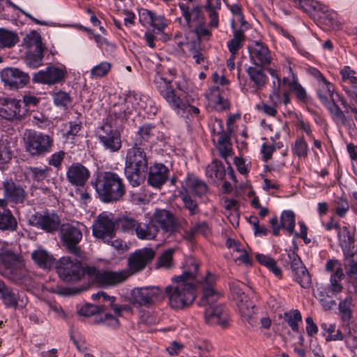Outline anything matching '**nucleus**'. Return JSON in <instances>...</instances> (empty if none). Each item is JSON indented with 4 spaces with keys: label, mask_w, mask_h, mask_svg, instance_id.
I'll return each instance as SVG.
<instances>
[{
    "label": "nucleus",
    "mask_w": 357,
    "mask_h": 357,
    "mask_svg": "<svg viewBox=\"0 0 357 357\" xmlns=\"http://www.w3.org/2000/svg\"><path fill=\"white\" fill-rule=\"evenodd\" d=\"M90 177V172L80 163L71 165L66 172L68 182L76 187H83Z\"/></svg>",
    "instance_id": "b1692460"
},
{
    "label": "nucleus",
    "mask_w": 357,
    "mask_h": 357,
    "mask_svg": "<svg viewBox=\"0 0 357 357\" xmlns=\"http://www.w3.org/2000/svg\"><path fill=\"white\" fill-rule=\"evenodd\" d=\"M106 311V305H96L92 304H86L83 305L78 311L79 314L84 317H91L96 314L102 313Z\"/></svg>",
    "instance_id": "680f3d73"
},
{
    "label": "nucleus",
    "mask_w": 357,
    "mask_h": 357,
    "mask_svg": "<svg viewBox=\"0 0 357 357\" xmlns=\"http://www.w3.org/2000/svg\"><path fill=\"white\" fill-rule=\"evenodd\" d=\"M31 224L47 233H54L59 230L61 225L60 218L54 213H36L31 220Z\"/></svg>",
    "instance_id": "4468645a"
},
{
    "label": "nucleus",
    "mask_w": 357,
    "mask_h": 357,
    "mask_svg": "<svg viewBox=\"0 0 357 357\" xmlns=\"http://www.w3.org/2000/svg\"><path fill=\"white\" fill-rule=\"evenodd\" d=\"M98 137L105 149L111 152H116L121 147L120 133L109 123H105L101 127Z\"/></svg>",
    "instance_id": "ddd939ff"
},
{
    "label": "nucleus",
    "mask_w": 357,
    "mask_h": 357,
    "mask_svg": "<svg viewBox=\"0 0 357 357\" xmlns=\"http://www.w3.org/2000/svg\"><path fill=\"white\" fill-rule=\"evenodd\" d=\"M52 98H53L54 103L56 106L61 107L63 108L67 107V106L71 102V98H70V95L63 91H59L53 93Z\"/></svg>",
    "instance_id": "69168bd1"
},
{
    "label": "nucleus",
    "mask_w": 357,
    "mask_h": 357,
    "mask_svg": "<svg viewBox=\"0 0 357 357\" xmlns=\"http://www.w3.org/2000/svg\"><path fill=\"white\" fill-rule=\"evenodd\" d=\"M347 292H348L347 291ZM352 294L347 293V296L339 303L338 309L341 318L344 321H348L352 317V307L354 306Z\"/></svg>",
    "instance_id": "a18cd8bd"
},
{
    "label": "nucleus",
    "mask_w": 357,
    "mask_h": 357,
    "mask_svg": "<svg viewBox=\"0 0 357 357\" xmlns=\"http://www.w3.org/2000/svg\"><path fill=\"white\" fill-rule=\"evenodd\" d=\"M342 329L346 331L345 343L347 346L351 349H357V331L351 330L348 324H344Z\"/></svg>",
    "instance_id": "0e129e2a"
},
{
    "label": "nucleus",
    "mask_w": 357,
    "mask_h": 357,
    "mask_svg": "<svg viewBox=\"0 0 357 357\" xmlns=\"http://www.w3.org/2000/svg\"><path fill=\"white\" fill-rule=\"evenodd\" d=\"M285 322L291 327L292 331H298V324L302 321V316L297 310L286 312L284 314Z\"/></svg>",
    "instance_id": "bf43d9fd"
},
{
    "label": "nucleus",
    "mask_w": 357,
    "mask_h": 357,
    "mask_svg": "<svg viewBox=\"0 0 357 357\" xmlns=\"http://www.w3.org/2000/svg\"><path fill=\"white\" fill-rule=\"evenodd\" d=\"M175 250L173 248L165 250L158 258L156 263L157 268L168 269L173 266V255Z\"/></svg>",
    "instance_id": "6e6d98bb"
},
{
    "label": "nucleus",
    "mask_w": 357,
    "mask_h": 357,
    "mask_svg": "<svg viewBox=\"0 0 357 357\" xmlns=\"http://www.w3.org/2000/svg\"><path fill=\"white\" fill-rule=\"evenodd\" d=\"M117 225L121 228L123 232L134 234L138 222L134 218L124 215L116 220Z\"/></svg>",
    "instance_id": "603ef678"
},
{
    "label": "nucleus",
    "mask_w": 357,
    "mask_h": 357,
    "mask_svg": "<svg viewBox=\"0 0 357 357\" xmlns=\"http://www.w3.org/2000/svg\"><path fill=\"white\" fill-rule=\"evenodd\" d=\"M255 257L260 264L266 266L276 277L281 278L282 273V270L280 267L278 266L276 261L274 259H273L271 256L257 253L255 255Z\"/></svg>",
    "instance_id": "37998d69"
},
{
    "label": "nucleus",
    "mask_w": 357,
    "mask_h": 357,
    "mask_svg": "<svg viewBox=\"0 0 357 357\" xmlns=\"http://www.w3.org/2000/svg\"><path fill=\"white\" fill-rule=\"evenodd\" d=\"M138 132L140 137L144 141H148L154 137H158V136L156 135L158 133L157 128L151 124L143 125L139 128Z\"/></svg>",
    "instance_id": "774afa93"
},
{
    "label": "nucleus",
    "mask_w": 357,
    "mask_h": 357,
    "mask_svg": "<svg viewBox=\"0 0 357 357\" xmlns=\"http://www.w3.org/2000/svg\"><path fill=\"white\" fill-rule=\"evenodd\" d=\"M111 63L107 61L100 62L93 66L90 71L91 79H98L105 76L111 70Z\"/></svg>",
    "instance_id": "052dcab7"
},
{
    "label": "nucleus",
    "mask_w": 357,
    "mask_h": 357,
    "mask_svg": "<svg viewBox=\"0 0 357 357\" xmlns=\"http://www.w3.org/2000/svg\"><path fill=\"white\" fill-rule=\"evenodd\" d=\"M171 82L172 79L165 77V76L161 73H157L154 76V85L162 96L166 94L169 90L172 89Z\"/></svg>",
    "instance_id": "3c124183"
},
{
    "label": "nucleus",
    "mask_w": 357,
    "mask_h": 357,
    "mask_svg": "<svg viewBox=\"0 0 357 357\" xmlns=\"http://www.w3.org/2000/svg\"><path fill=\"white\" fill-rule=\"evenodd\" d=\"M204 319L206 323L209 325H220L222 326H225L229 320L226 311L220 305L209 306L205 308Z\"/></svg>",
    "instance_id": "bb28decb"
},
{
    "label": "nucleus",
    "mask_w": 357,
    "mask_h": 357,
    "mask_svg": "<svg viewBox=\"0 0 357 357\" xmlns=\"http://www.w3.org/2000/svg\"><path fill=\"white\" fill-rule=\"evenodd\" d=\"M26 151L33 156H40L50 153L54 146V139L49 135L28 130L24 134Z\"/></svg>",
    "instance_id": "20e7f679"
},
{
    "label": "nucleus",
    "mask_w": 357,
    "mask_h": 357,
    "mask_svg": "<svg viewBox=\"0 0 357 357\" xmlns=\"http://www.w3.org/2000/svg\"><path fill=\"white\" fill-rule=\"evenodd\" d=\"M294 273V280L302 287L303 288H307L311 284V278L307 268L303 264L298 266V268H295L292 270Z\"/></svg>",
    "instance_id": "09e8293b"
},
{
    "label": "nucleus",
    "mask_w": 357,
    "mask_h": 357,
    "mask_svg": "<svg viewBox=\"0 0 357 357\" xmlns=\"http://www.w3.org/2000/svg\"><path fill=\"white\" fill-rule=\"evenodd\" d=\"M0 261L2 263V274L13 280L22 279L24 269L20 259L13 252L6 250L0 252Z\"/></svg>",
    "instance_id": "9b49d317"
},
{
    "label": "nucleus",
    "mask_w": 357,
    "mask_h": 357,
    "mask_svg": "<svg viewBox=\"0 0 357 357\" xmlns=\"http://www.w3.org/2000/svg\"><path fill=\"white\" fill-rule=\"evenodd\" d=\"M84 226L78 222L63 224L61 227V238L68 251L79 256V248L77 245L82 238V230Z\"/></svg>",
    "instance_id": "6e6552de"
},
{
    "label": "nucleus",
    "mask_w": 357,
    "mask_h": 357,
    "mask_svg": "<svg viewBox=\"0 0 357 357\" xmlns=\"http://www.w3.org/2000/svg\"><path fill=\"white\" fill-rule=\"evenodd\" d=\"M206 175L211 181H222L225 175V167L220 161L214 160L207 166Z\"/></svg>",
    "instance_id": "e433bc0d"
},
{
    "label": "nucleus",
    "mask_w": 357,
    "mask_h": 357,
    "mask_svg": "<svg viewBox=\"0 0 357 357\" xmlns=\"http://www.w3.org/2000/svg\"><path fill=\"white\" fill-rule=\"evenodd\" d=\"M5 304L8 307H23L27 303V298L24 293L15 294L14 291L6 288L3 294L1 296Z\"/></svg>",
    "instance_id": "473e14b6"
},
{
    "label": "nucleus",
    "mask_w": 357,
    "mask_h": 357,
    "mask_svg": "<svg viewBox=\"0 0 357 357\" xmlns=\"http://www.w3.org/2000/svg\"><path fill=\"white\" fill-rule=\"evenodd\" d=\"M230 289L234 299L236 301L238 310L242 316L250 318L254 314V304L242 291V282L236 280L230 283Z\"/></svg>",
    "instance_id": "f8f14e48"
},
{
    "label": "nucleus",
    "mask_w": 357,
    "mask_h": 357,
    "mask_svg": "<svg viewBox=\"0 0 357 357\" xmlns=\"http://www.w3.org/2000/svg\"><path fill=\"white\" fill-rule=\"evenodd\" d=\"M180 47L185 46L188 51L189 55L195 60L197 64H204L206 56L204 50L201 47V42L199 38L193 39L190 41L183 43L181 41L178 42Z\"/></svg>",
    "instance_id": "7c9ffc66"
},
{
    "label": "nucleus",
    "mask_w": 357,
    "mask_h": 357,
    "mask_svg": "<svg viewBox=\"0 0 357 357\" xmlns=\"http://www.w3.org/2000/svg\"><path fill=\"white\" fill-rule=\"evenodd\" d=\"M94 186L99 198L105 203L119 201L126 193L123 178L113 172L101 173Z\"/></svg>",
    "instance_id": "f03ea898"
},
{
    "label": "nucleus",
    "mask_w": 357,
    "mask_h": 357,
    "mask_svg": "<svg viewBox=\"0 0 357 357\" xmlns=\"http://www.w3.org/2000/svg\"><path fill=\"white\" fill-rule=\"evenodd\" d=\"M344 91L357 87V73L349 66H344L340 71Z\"/></svg>",
    "instance_id": "f704fd0d"
},
{
    "label": "nucleus",
    "mask_w": 357,
    "mask_h": 357,
    "mask_svg": "<svg viewBox=\"0 0 357 357\" xmlns=\"http://www.w3.org/2000/svg\"><path fill=\"white\" fill-rule=\"evenodd\" d=\"M26 48V63L31 68H36L43 63V50L41 37L36 31L27 34L23 40Z\"/></svg>",
    "instance_id": "39448f33"
},
{
    "label": "nucleus",
    "mask_w": 357,
    "mask_h": 357,
    "mask_svg": "<svg viewBox=\"0 0 357 357\" xmlns=\"http://www.w3.org/2000/svg\"><path fill=\"white\" fill-rule=\"evenodd\" d=\"M248 52L250 61L254 65L266 67L271 63L273 57L266 44L253 41L248 46Z\"/></svg>",
    "instance_id": "dca6fc26"
},
{
    "label": "nucleus",
    "mask_w": 357,
    "mask_h": 357,
    "mask_svg": "<svg viewBox=\"0 0 357 357\" xmlns=\"http://www.w3.org/2000/svg\"><path fill=\"white\" fill-rule=\"evenodd\" d=\"M345 279L344 273H333L329 278L328 284V292L333 296H337L342 292L344 289L342 281Z\"/></svg>",
    "instance_id": "4c0bfd02"
},
{
    "label": "nucleus",
    "mask_w": 357,
    "mask_h": 357,
    "mask_svg": "<svg viewBox=\"0 0 357 357\" xmlns=\"http://www.w3.org/2000/svg\"><path fill=\"white\" fill-rule=\"evenodd\" d=\"M218 149L220 155L224 158L228 163L227 158L231 155V144L229 141V137L225 133L218 134Z\"/></svg>",
    "instance_id": "49530a36"
},
{
    "label": "nucleus",
    "mask_w": 357,
    "mask_h": 357,
    "mask_svg": "<svg viewBox=\"0 0 357 357\" xmlns=\"http://www.w3.org/2000/svg\"><path fill=\"white\" fill-rule=\"evenodd\" d=\"M223 206L226 211L229 212V218L231 224L237 222L238 202L234 199H225Z\"/></svg>",
    "instance_id": "e2e57ef3"
},
{
    "label": "nucleus",
    "mask_w": 357,
    "mask_h": 357,
    "mask_svg": "<svg viewBox=\"0 0 357 357\" xmlns=\"http://www.w3.org/2000/svg\"><path fill=\"white\" fill-rule=\"evenodd\" d=\"M169 170L162 164H155L149 169L148 183L154 188H160L167 181Z\"/></svg>",
    "instance_id": "c756f323"
},
{
    "label": "nucleus",
    "mask_w": 357,
    "mask_h": 357,
    "mask_svg": "<svg viewBox=\"0 0 357 357\" xmlns=\"http://www.w3.org/2000/svg\"><path fill=\"white\" fill-rule=\"evenodd\" d=\"M292 151L293 153L300 158H307L309 152V146L303 136L299 137L296 139L292 148Z\"/></svg>",
    "instance_id": "4d7b16f0"
},
{
    "label": "nucleus",
    "mask_w": 357,
    "mask_h": 357,
    "mask_svg": "<svg viewBox=\"0 0 357 357\" xmlns=\"http://www.w3.org/2000/svg\"><path fill=\"white\" fill-rule=\"evenodd\" d=\"M116 221L112 213L104 211L98 215L92 226L93 235L102 240L104 243H109L111 238L115 237V225Z\"/></svg>",
    "instance_id": "0eeeda50"
},
{
    "label": "nucleus",
    "mask_w": 357,
    "mask_h": 357,
    "mask_svg": "<svg viewBox=\"0 0 357 357\" xmlns=\"http://www.w3.org/2000/svg\"><path fill=\"white\" fill-rule=\"evenodd\" d=\"M296 220L295 215L291 211H284L280 217V225L285 229L289 234L294 233Z\"/></svg>",
    "instance_id": "864d4df0"
},
{
    "label": "nucleus",
    "mask_w": 357,
    "mask_h": 357,
    "mask_svg": "<svg viewBox=\"0 0 357 357\" xmlns=\"http://www.w3.org/2000/svg\"><path fill=\"white\" fill-rule=\"evenodd\" d=\"M158 229L154 225H147L139 222L134 232L138 238L142 240H151L155 238L158 234Z\"/></svg>",
    "instance_id": "a19ab883"
},
{
    "label": "nucleus",
    "mask_w": 357,
    "mask_h": 357,
    "mask_svg": "<svg viewBox=\"0 0 357 357\" xmlns=\"http://www.w3.org/2000/svg\"><path fill=\"white\" fill-rule=\"evenodd\" d=\"M245 39L243 30L238 29L234 31L232 39L227 42V47L232 56H235L238 50L243 47Z\"/></svg>",
    "instance_id": "c03bdc74"
},
{
    "label": "nucleus",
    "mask_w": 357,
    "mask_h": 357,
    "mask_svg": "<svg viewBox=\"0 0 357 357\" xmlns=\"http://www.w3.org/2000/svg\"><path fill=\"white\" fill-rule=\"evenodd\" d=\"M178 6L183 17L190 28H195L198 25H204L205 24L204 15L199 6L192 4V6H190L183 2H180Z\"/></svg>",
    "instance_id": "5701e85b"
},
{
    "label": "nucleus",
    "mask_w": 357,
    "mask_h": 357,
    "mask_svg": "<svg viewBox=\"0 0 357 357\" xmlns=\"http://www.w3.org/2000/svg\"><path fill=\"white\" fill-rule=\"evenodd\" d=\"M326 108L331 113L333 121L337 125L348 126L349 122L347 119L343 112L340 109L339 106L335 103L334 100L324 104Z\"/></svg>",
    "instance_id": "79ce46f5"
},
{
    "label": "nucleus",
    "mask_w": 357,
    "mask_h": 357,
    "mask_svg": "<svg viewBox=\"0 0 357 357\" xmlns=\"http://www.w3.org/2000/svg\"><path fill=\"white\" fill-rule=\"evenodd\" d=\"M295 6L306 13H312L315 10L319 9L320 4L319 2L313 0H292Z\"/></svg>",
    "instance_id": "338daca9"
},
{
    "label": "nucleus",
    "mask_w": 357,
    "mask_h": 357,
    "mask_svg": "<svg viewBox=\"0 0 357 357\" xmlns=\"http://www.w3.org/2000/svg\"><path fill=\"white\" fill-rule=\"evenodd\" d=\"M162 97L166 100L169 106L179 114L182 107H184L185 102L175 94L173 89L169 90Z\"/></svg>",
    "instance_id": "13d9d810"
},
{
    "label": "nucleus",
    "mask_w": 357,
    "mask_h": 357,
    "mask_svg": "<svg viewBox=\"0 0 357 357\" xmlns=\"http://www.w3.org/2000/svg\"><path fill=\"white\" fill-rule=\"evenodd\" d=\"M56 269L59 278L68 282L79 281L84 274L81 262L70 257H61L56 264Z\"/></svg>",
    "instance_id": "423d86ee"
},
{
    "label": "nucleus",
    "mask_w": 357,
    "mask_h": 357,
    "mask_svg": "<svg viewBox=\"0 0 357 357\" xmlns=\"http://www.w3.org/2000/svg\"><path fill=\"white\" fill-rule=\"evenodd\" d=\"M4 198L7 203L8 201L15 203H22L26 196L24 189L16 185L11 180H6L3 182Z\"/></svg>",
    "instance_id": "cd10ccee"
},
{
    "label": "nucleus",
    "mask_w": 357,
    "mask_h": 357,
    "mask_svg": "<svg viewBox=\"0 0 357 357\" xmlns=\"http://www.w3.org/2000/svg\"><path fill=\"white\" fill-rule=\"evenodd\" d=\"M32 259L40 267L50 268L54 264V259L46 250L38 248L31 254Z\"/></svg>",
    "instance_id": "ea45409f"
},
{
    "label": "nucleus",
    "mask_w": 357,
    "mask_h": 357,
    "mask_svg": "<svg viewBox=\"0 0 357 357\" xmlns=\"http://www.w3.org/2000/svg\"><path fill=\"white\" fill-rule=\"evenodd\" d=\"M139 23L144 27L153 26L158 31H162L168 24V20L163 15H157L155 12L146 9H138Z\"/></svg>",
    "instance_id": "aec40b11"
},
{
    "label": "nucleus",
    "mask_w": 357,
    "mask_h": 357,
    "mask_svg": "<svg viewBox=\"0 0 357 357\" xmlns=\"http://www.w3.org/2000/svg\"><path fill=\"white\" fill-rule=\"evenodd\" d=\"M337 238L344 255L346 252H354L350 250L351 245L354 243V236L347 227H342L337 230Z\"/></svg>",
    "instance_id": "58836bf2"
},
{
    "label": "nucleus",
    "mask_w": 357,
    "mask_h": 357,
    "mask_svg": "<svg viewBox=\"0 0 357 357\" xmlns=\"http://www.w3.org/2000/svg\"><path fill=\"white\" fill-rule=\"evenodd\" d=\"M186 187L189 192L197 195L204 194L207 190L206 185L204 182L192 176L188 177L186 180Z\"/></svg>",
    "instance_id": "de8ad7c7"
},
{
    "label": "nucleus",
    "mask_w": 357,
    "mask_h": 357,
    "mask_svg": "<svg viewBox=\"0 0 357 357\" xmlns=\"http://www.w3.org/2000/svg\"><path fill=\"white\" fill-rule=\"evenodd\" d=\"M289 75L282 79V84L289 89L291 93H293L296 98L301 102H307V93L306 90L299 83L296 75L293 73L291 67L289 68Z\"/></svg>",
    "instance_id": "c85d7f7f"
},
{
    "label": "nucleus",
    "mask_w": 357,
    "mask_h": 357,
    "mask_svg": "<svg viewBox=\"0 0 357 357\" xmlns=\"http://www.w3.org/2000/svg\"><path fill=\"white\" fill-rule=\"evenodd\" d=\"M0 116L8 120L20 119L22 116L20 101L11 98H1Z\"/></svg>",
    "instance_id": "a878e982"
},
{
    "label": "nucleus",
    "mask_w": 357,
    "mask_h": 357,
    "mask_svg": "<svg viewBox=\"0 0 357 357\" xmlns=\"http://www.w3.org/2000/svg\"><path fill=\"white\" fill-rule=\"evenodd\" d=\"M94 275L96 281L102 286H113L125 281L129 274L126 271H99L96 268L90 271Z\"/></svg>",
    "instance_id": "6ab92c4d"
},
{
    "label": "nucleus",
    "mask_w": 357,
    "mask_h": 357,
    "mask_svg": "<svg viewBox=\"0 0 357 357\" xmlns=\"http://www.w3.org/2000/svg\"><path fill=\"white\" fill-rule=\"evenodd\" d=\"M155 251L151 248H144L135 251L128 259L130 270L132 273L139 271L145 268L155 257Z\"/></svg>",
    "instance_id": "412c9836"
},
{
    "label": "nucleus",
    "mask_w": 357,
    "mask_h": 357,
    "mask_svg": "<svg viewBox=\"0 0 357 357\" xmlns=\"http://www.w3.org/2000/svg\"><path fill=\"white\" fill-rule=\"evenodd\" d=\"M17 35L5 29H0V48L11 47L18 42Z\"/></svg>",
    "instance_id": "8fccbe9b"
},
{
    "label": "nucleus",
    "mask_w": 357,
    "mask_h": 357,
    "mask_svg": "<svg viewBox=\"0 0 357 357\" xmlns=\"http://www.w3.org/2000/svg\"><path fill=\"white\" fill-rule=\"evenodd\" d=\"M153 102L151 99L146 96H129L126 99L123 105H120V112L119 114V118H125L129 114H131L133 110L138 111L144 110L147 114H155L157 112V108L153 107Z\"/></svg>",
    "instance_id": "1a4fd4ad"
},
{
    "label": "nucleus",
    "mask_w": 357,
    "mask_h": 357,
    "mask_svg": "<svg viewBox=\"0 0 357 357\" xmlns=\"http://www.w3.org/2000/svg\"><path fill=\"white\" fill-rule=\"evenodd\" d=\"M334 91V85L328 80L317 83V96L324 105L333 100Z\"/></svg>",
    "instance_id": "c9c22d12"
},
{
    "label": "nucleus",
    "mask_w": 357,
    "mask_h": 357,
    "mask_svg": "<svg viewBox=\"0 0 357 357\" xmlns=\"http://www.w3.org/2000/svg\"><path fill=\"white\" fill-rule=\"evenodd\" d=\"M151 221L153 225L158 224L165 232L172 233L177 228L175 218L165 209H156L153 214Z\"/></svg>",
    "instance_id": "393cba45"
},
{
    "label": "nucleus",
    "mask_w": 357,
    "mask_h": 357,
    "mask_svg": "<svg viewBox=\"0 0 357 357\" xmlns=\"http://www.w3.org/2000/svg\"><path fill=\"white\" fill-rule=\"evenodd\" d=\"M17 223L10 210L0 208V230L13 231L17 229Z\"/></svg>",
    "instance_id": "72a5a7b5"
},
{
    "label": "nucleus",
    "mask_w": 357,
    "mask_h": 357,
    "mask_svg": "<svg viewBox=\"0 0 357 357\" xmlns=\"http://www.w3.org/2000/svg\"><path fill=\"white\" fill-rule=\"evenodd\" d=\"M1 79L11 89L23 87L29 80L28 74L17 68H6L1 74Z\"/></svg>",
    "instance_id": "4be33fe9"
},
{
    "label": "nucleus",
    "mask_w": 357,
    "mask_h": 357,
    "mask_svg": "<svg viewBox=\"0 0 357 357\" xmlns=\"http://www.w3.org/2000/svg\"><path fill=\"white\" fill-rule=\"evenodd\" d=\"M148 169L146 155L143 149L134 146L127 151L125 174L129 183L139 186L145 179Z\"/></svg>",
    "instance_id": "7ed1b4c3"
},
{
    "label": "nucleus",
    "mask_w": 357,
    "mask_h": 357,
    "mask_svg": "<svg viewBox=\"0 0 357 357\" xmlns=\"http://www.w3.org/2000/svg\"><path fill=\"white\" fill-rule=\"evenodd\" d=\"M66 75V71L63 68L50 66L45 70L34 73L32 79L35 83L53 85L62 82L65 79Z\"/></svg>",
    "instance_id": "2eb2a0df"
},
{
    "label": "nucleus",
    "mask_w": 357,
    "mask_h": 357,
    "mask_svg": "<svg viewBox=\"0 0 357 357\" xmlns=\"http://www.w3.org/2000/svg\"><path fill=\"white\" fill-rule=\"evenodd\" d=\"M344 255V268L345 278L349 284L347 287L349 294L357 292V252H346Z\"/></svg>",
    "instance_id": "a211bd4d"
},
{
    "label": "nucleus",
    "mask_w": 357,
    "mask_h": 357,
    "mask_svg": "<svg viewBox=\"0 0 357 357\" xmlns=\"http://www.w3.org/2000/svg\"><path fill=\"white\" fill-rule=\"evenodd\" d=\"M188 268L180 276L172 278V284L165 289V296L172 308L183 309L195 299V286L199 282L198 264L192 259L186 261Z\"/></svg>",
    "instance_id": "f257e3e1"
},
{
    "label": "nucleus",
    "mask_w": 357,
    "mask_h": 357,
    "mask_svg": "<svg viewBox=\"0 0 357 357\" xmlns=\"http://www.w3.org/2000/svg\"><path fill=\"white\" fill-rule=\"evenodd\" d=\"M162 295V290L158 287L135 288L131 291L129 303L137 308L149 307Z\"/></svg>",
    "instance_id": "9d476101"
},
{
    "label": "nucleus",
    "mask_w": 357,
    "mask_h": 357,
    "mask_svg": "<svg viewBox=\"0 0 357 357\" xmlns=\"http://www.w3.org/2000/svg\"><path fill=\"white\" fill-rule=\"evenodd\" d=\"M264 67L261 66H250L246 72L250 80L253 82V86L256 90L262 89L268 81V77L264 73Z\"/></svg>",
    "instance_id": "2f4dec72"
},
{
    "label": "nucleus",
    "mask_w": 357,
    "mask_h": 357,
    "mask_svg": "<svg viewBox=\"0 0 357 357\" xmlns=\"http://www.w3.org/2000/svg\"><path fill=\"white\" fill-rule=\"evenodd\" d=\"M215 280V276L208 273L202 280L199 279L198 282L203 286V294L199 304L205 308L209 306L215 307V303L221 297V294L213 287Z\"/></svg>",
    "instance_id": "f3484780"
},
{
    "label": "nucleus",
    "mask_w": 357,
    "mask_h": 357,
    "mask_svg": "<svg viewBox=\"0 0 357 357\" xmlns=\"http://www.w3.org/2000/svg\"><path fill=\"white\" fill-rule=\"evenodd\" d=\"M319 10L321 13L320 18L323 20V23L330 27H333L337 24V14L332 10H330L326 6H319Z\"/></svg>",
    "instance_id": "5fc2aeb1"
}]
</instances>
